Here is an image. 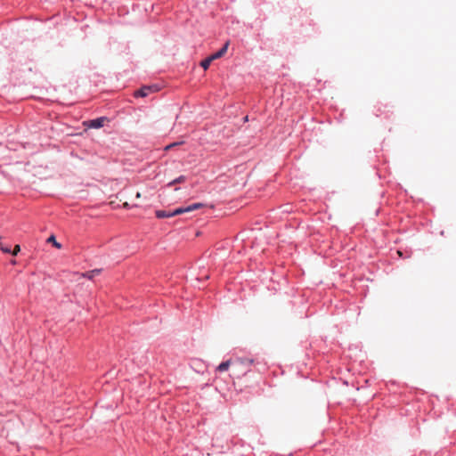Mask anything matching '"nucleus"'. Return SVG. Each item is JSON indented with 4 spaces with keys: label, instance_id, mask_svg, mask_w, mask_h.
Returning a JSON list of instances; mask_svg holds the SVG:
<instances>
[{
    "label": "nucleus",
    "instance_id": "13",
    "mask_svg": "<svg viewBox=\"0 0 456 456\" xmlns=\"http://www.w3.org/2000/svg\"><path fill=\"white\" fill-rule=\"evenodd\" d=\"M172 148H173V145H171V143H170V144H168V145H167V146L165 147V151H168V150H170V149H172Z\"/></svg>",
    "mask_w": 456,
    "mask_h": 456
},
{
    "label": "nucleus",
    "instance_id": "8",
    "mask_svg": "<svg viewBox=\"0 0 456 456\" xmlns=\"http://www.w3.org/2000/svg\"><path fill=\"white\" fill-rule=\"evenodd\" d=\"M231 365V362L230 361H226V362H224L222 363H220L217 368H216V370L218 371H225L228 370V368L230 367Z\"/></svg>",
    "mask_w": 456,
    "mask_h": 456
},
{
    "label": "nucleus",
    "instance_id": "16",
    "mask_svg": "<svg viewBox=\"0 0 456 456\" xmlns=\"http://www.w3.org/2000/svg\"><path fill=\"white\" fill-rule=\"evenodd\" d=\"M397 254L402 256V252L400 250L397 251Z\"/></svg>",
    "mask_w": 456,
    "mask_h": 456
},
{
    "label": "nucleus",
    "instance_id": "1",
    "mask_svg": "<svg viewBox=\"0 0 456 456\" xmlns=\"http://www.w3.org/2000/svg\"><path fill=\"white\" fill-rule=\"evenodd\" d=\"M202 207H203L202 203H194V204H191V205H190V206H188L186 208H178L175 209L172 212H167V211H165V210H157L155 212V214H156V216L158 218L172 217V216H177V215H181V214H183V213H188V212H191V211L200 209Z\"/></svg>",
    "mask_w": 456,
    "mask_h": 456
},
{
    "label": "nucleus",
    "instance_id": "2",
    "mask_svg": "<svg viewBox=\"0 0 456 456\" xmlns=\"http://www.w3.org/2000/svg\"><path fill=\"white\" fill-rule=\"evenodd\" d=\"M253 363L251 359H239L232 362V371L235 377L240 378L249 371V367Z\"/></svg>",
    "mask_w": 456,
    "mask_h": 456
},
{
    "label": "nucleus",
    "instance_id": "6",
    "mask_svg": "<svg viewBox=\"0 0 456 456\" xmlns=\"http://www.w3.org/2000/svg\"><path fill=\"white\" fill-rule=\"evenodd\" d=\"M101 272V269H94L92 271L82 273V276L89 280H93L96 275H99Z\"/></svg>",
    "mask_w": 456,
    "mask_h": 456
},
{
    "label": "nucleus",
    "instance_id": "11",
    "mask_svg": "<svg viewBox=\"0 0 456 456\" xmlns=\"http://www.w3.org/2000/svg\"><path fill=\"white\" fill-rule=\"evenodd\" d=\"M20 251V245H15L13 248V250L11 251L10 253H12L13 256H17Z\"/></svg>",
    "mask_w": 456,
    "mask_h": 456
},
{
    "label": "nucleus",
    "instance_id": "15",
    "mask_svg": "<svg viewBox=\"0 0 456 456\" xmlns=\"http://www.w3.org/2000/svg\"><path fill=\"white\" fill-rule=\"evenodd\" d=\"M136 198H137V199L141 198V193H140V192H137V193H136Z\"/></svg>",
    "mask_w": 456,
    "mask_h": 456
},
{
    "label": "nucleus",
    "instance_id": "9",
    "mask_svg": "<svg viewBox=\"0 0 456 456\" xmlns=\"http://www.w3.org/2000/svg\"><path fill=\"white\" fill-rule=\"evenodd\" d=\"M186 177L184 175H180L176 179L173 180L171 183H168L169 186L175 184V183H180L185 182Z\"/></svg>",
    "mask_w": 456,
    "mask_h": 456
},
{
    "label": "nucleus",
    "instance_id": "4",
    "mask_svg": "<svg viewBox=\"0 0 456 456\" xmlns=\"http://www.w3.org/2000/svg\"><path fill=\"white\" fill-rule=\"evenodd\" d=\"M108 121V118L105 117H101L95 119H92L88 121V126L91 128H101L104 126V124Z\"/></svg>",
    "mask_w": 456,
    "mask_h": 456
},
{
    "label": "nucleus",
    "instance_id": "7",
    "mask_svg": "<svg viewBox=\"0 0 456 456\" xmlns=\"http://www.w3.org/2000/svg\"><path fill=\"white\" fill-rule=\"evenodd\" d=\"M213 61L214 58L210 55L200 62V66L206 70L208 69Z\"/></svg>",
    "mask_w": 456,
    "mask_h": 456
},
{
    "label": "nucleus",
    "instance_id": "12",
    "mask_svg": "<svg viewBox=\"0 0 456 456\" xmlns=\"http://www.w3.org/2000/svg\"><path fill=\"white\" fill-rule=\"evenodd\" d=\"M182 143H183V142H178L171 143V145H173V148H174V147H175V146H177V145H180V144H182Z\"/></svg>",
    "mask_w": 456,
    "mask_h": 456
},
{
    "label": "nucleus",
    "instance_id": "3",
    "mask_svg": "<svg viewBox=\"0 0 456 456\" xmlns=\"http://www.w3.org/2000/svg\"><path fill=\"white\" fill-rule=\"evenodd\" d=\"M158 91L157 86H143L140 90L134 92L135 97H146L151 93Z\"/></svg>",
    "mask_w": 456,
    "mask_h": 456
},
{
    "label": "nucleus",
    "instance_id": "10",
    "mask_svg": "<svg viewBox=\"0 0 456 456\" xmlns=\"http://www.w3.org/2000/svg\"><path fill=\"white\" fill-rule=\"evenodd\" d=\"M47 241L53 243V245L55 248H61V245L59 242L56 241L55 237L53 235L50 236L47 239Z\"/></svg>",
    "mask_w": 456,
    "mask_h": 456
},
{
    "label": "nucleus",
    "instance_id": "5",
    "mask_svg": "<svg viewBox=\"0 0 456 456\" xmlns=\"http://www.w3.org/2000/svg\"><path fill=\"white\" fill-rule=\"evenodd\" d=\"M229 46V42H226L224 45L217 51L216 53L212 54L211 56L214 58V60H216L218 58H221L227 51Z\"/></svg>",
    "mask_w": 456,
    "mask_h": 456
},
{
    "label": "nucleus",
    "instance_id": "14",
    "mask_svg": "<svg viewBox=\"0 0 456 456\" xmlns=\"http://www.w3.org/2000/svg\"><path fill=\"white\" fill-rule=\"evenodd\" d=\"M123 207H124L125 208H129V204H128L127 202H125V203L123 204Z\"/></svg>",
    "mask_w": 456,
    "mask_h": 456
}]
</instances>
